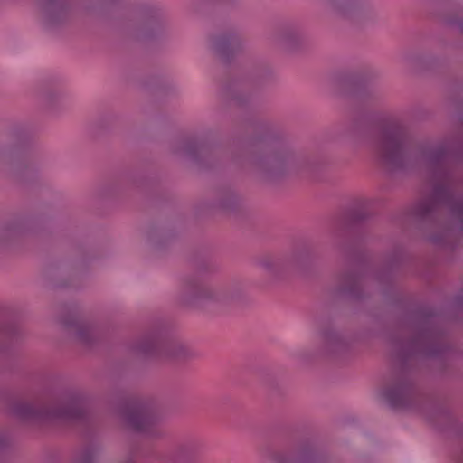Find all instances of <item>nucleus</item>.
<instances>
[{"label":"nucleus","instance_id":"obj_12","mask_svg":"<svg viewBox=\"0 0 463 463\" xmlns=\"http://www.w3.org/2000/svg\"><path fill=\"white\" fill-rule=\"evenodd\" d=\"M258 265L270 275L277 276L285 269V261L280 258L264 256L258 260Z\"/></svg>","mask_w":463,"mask_h":463},{"label":"nucleus","instance_id":"obj_20","mask_svg":"<svg viewBox=\"0 0 463 463\" xmlns=\"http://www.w3.org/2000/svg\"><path fill=\"white\" fill-rule=\"evenodd\" d=\"M30 411H32V408H30ZM27 414L31 415V414H33V411H29Z\"/></svg>","mask_w":463,"mask_h":463},{"label":"nucleus","instance_id":"obj_16","mask_svg":"<svg viewBox=\"0 0 463 463\" xmlns=\"http://www.w3.org/2000/svg\"><path fill=\"white\" fill-rule=\"evenodd\" d=\"M449 23L450 24H455L458 27V29L460 30V32L463 33V15L460 17V18H457V19H450L449 21Z\"/></svg>","mask_w":463,"mask_h":463},{"label":"nucleus","instance_id":"obj_5","mask_svg":"<svg viewBox=\"0 0 463 463\" xmlns=\"http://www.w3.org/2000/svg\"><path fill=\"white\" fill-rule=\"evenodd\" d=\"M242 293L243 288L240 285L233 286L230 288L204 285V310L235 301L242 296Z\"/></svg>","mask_w":463,"mask_h":463},{"label":"nucleus","instance_id":"obj_9","mask_svg":"<svg viewBox=\"0 0 463 463\" xmlns=\"http://www.w3.org/2000/svg\"><path fill=\"white\" fill-rule=\"evenodd\" d=\"M51 417L62 419L66 420H80L84 416V411L79 401H70L53 410Z\"/></svg>","mask_w":463,"mask_h":463},{"label":"nucleus","instance_id":"obj_18","mask_svg":"<svg viewBox=\"0 0 463 463\" xmlns=\"http://www.w3.org/2000/svg\"><path fill=\"white\" fill-rule=\"evenodd\" d=\"M233 99H234V100H235V102H236L237 104H239V105H241V104H243V103H244L243 99H241V96H239V95H235V96L233 97Z\"/></svg>","mask_w":463,"mask_h":463},{"label":"nucleus","instance_id":"obj_17","mask_svg":"<svg viewBox=\"0 0 463 463\" xmlns=\"http://www.w3.org/2000/svg\"><path fill=\"white\" fill-rule=\"evenodd\" d=\"M455 305L457 307L463 309V288L460 294L455 298Z\"/></svg>","mask_w":463,"mask_h":463},{"label":"nucleus","instance_id":"obj_8","mask_svg":"<svg viewBox=\"0 0 463 463\" xmlns=\"http://www.w3.org/2000/svg\"><path fill=\"white\" fill-rule=\"evenodd\" d=\"M323 340L325 352L328 355H342L346 353L350 347V340L332 329L324 332Z\"/></svg>","mask_w":463,"mask_h":463},{"label":"nucleus","instance_id":"obj_15","mask_svg":"<svg viewBox=\"0 0 463 463\" xmlns=\"http://www.w3.org/2000/svg\"><path fill=\"white\" fill-rule=\"evenodd\" d=\"M236 202V197L233 194H231L226 200H222L220 203V206L223 209L229 210L235 205Z\"/></svg>","mask_w":463,"mask_h":463},{"label":"nucleus","instance_id":"obj_7","mask_svg":"<svg viewBox=\"0 0 463 463\" xmlns=\"http://www.w3.org/2000/svg\"><path fill=\"white\" fill-rule=\"evenodd\" d=\"M362 278L356 271L350 270L338 278L337 293L354 299H359L362 295Z\"/></svg>","mask_w":463,"mask_h":463},{"label":"nucleus","instance_id":"obj_14","mask_svg":"<svg viewBox=\"0 0 463 463\" xmlns=\"http://www.w3.org/2000/svg\"><path fill=\"white\" fill-rule=\"evenodd\" d=\"M351 84L354 88V92L362 97L365 91L364 82L362 80H353Z\"/></svg>","mask_w":463,"mask_h":463},{"label":"nucleus","instance_id":"obj_13","mask_svg":"<svg viewBox=\"0 0 463 463\" xmlns=\"http://www.w3.org/2000/svg\"><path fill=\"white\" fill-rule=\"evenodd\" d=\"M332 5L343 15L351 14L355 6L354 0H329Z\"/></svg>","mask_w":463,"mask_h":463},{"label":"nucleus","instance_id":"obj_19","mask_svg":"<svg viewBox=\"0 0 463 463\" xmlns=\"http://www.w3.org/2000/svg\"><path fill=\"white\" fill-rule=\"evenodd\" d=\"M203 267H204V272L207 271V270H213V269L210 268L209 262L206 261L205 260H204Z\"/></svg>","mask_w":463,"mask_h":463},{"label":"nucleus","instance_id":"obj_1","mask_svg":"<svg viewBox=\"0 0 463 463\" xmlns=\"http://www.w3.org/2000/svg\"><path fill=\"white\" fill-rule=\"evenodd\" d=\"M381 164L390 171L403 170L414 165H424L434 181L430 195L419 199L410 210L419 222L430 225L437 232L428 240L438 246L453 248L454 231L446 224V206L458 230L463 232V193L458 173L463 164V140L448 138L438 144L423 143L412 147L407 129L399 123L383 126L368 139Z\"/></svg>","mask_w":463,"mask_h":463},{"label":"nucleus","instance_id":"obj_2","mask_svg":"<svg viewBox=\"0 0 463 463\" xmlns=\"http://www.w3.org/2000/svg\"><path fill=\"white\" fill-rule=\"evenodd\" d=\"M411 337L394 338V366L382 391L393 410L421 411L426 398L418 388L412 362L416 358L446 360L453 354L441 316L430 307L414 310L409 318Z\"/></svg>","mask_w":463,"mask_h":463},{"label":"nucleus","instance_id":"obj_4","mask_svg":"<svg viewBox=\"0 0 463 463\" xmlns=\"http://www.w3.org/2000/svg\"><path fill=\"white\" fill-rule=\"evenodd\" d=\"M272 459L277 463H322L323 457L310 444H303L289 449L276 451Z\"/></svg>","mask_w":463,"mask_h":463},{"label":"nucleus","instance_id":"obj_3","mask_svg":"<svg viewBox=\"0 0 463 463\" xmlns=\"http://www.w3.org/2000/svg\"><path fill=\"white\" fill-rule=\"evenodd\" d=\"M247 152L250 163L269 178L279 177L298 165L291 152L284 148L271 149L260 137L248 143Z\"/></svg>","mask_w":463,"mask_h":463},{"label":"nucleus","instance_id":"obj_6","mask_svg":"<svg viewBox=\"0 0 463 463\" xmlns=\"http://www.w3.org/2000/svg\"><path fill=\"white\" fill-rule=\"evenodd\" d=\"M212 47L220 59L228 63L241 48L240 38L232 33H224L211 39Z\"/></svg>","mask_w":463,"mask_h":463},{"label":"nucleus","instance_id":"obj_11","mask_svg":"<svg viewBox=\"0 0 463 463\" xmlns=\"http://www.w3.org/2000/svg\"><path fill=\"white\" fill-rule=\"evenodd\" d=\"M371 201L367 199L361 200L348 213V220L352 223H358L368 219L371 214Z\"/></svg>","mask_w":463,"mask_h":463},{"label":"nucleus","instance_id":"obj_10","mask_svg":"<svg viewBox=\"0 0 463 463\" xmlns=\"http://www.w3.org/2000/svg\"><path fill=\"white\" fill-rule=\"evenodd\" d=\"M128 421L136 430L146 431L152 424V418L145 410L137 409L129 414Z\"/></svg>","mask_w":463,"mask_h":463}]
</instances>
